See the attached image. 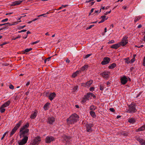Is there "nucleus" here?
<instances>
[{
	"label": "nucleus",
	"instance_id": "1",
	"mask_svg": "<svg viewBox=\"0 0 145 145\" xmlns=\"http://www.w3.org/2000/svg\"><path fill=\"white\" fill-rule=\"evenodd\" d=\"M78 118L79 116L78 115L75 113L72 114L67 119V124H74V122L77 121Z\"/></svg>",
	"mask_w": 145,
	"mask_h": 145
},
{
	"label": "nucleus",
	"instance_id": "2",
	"mask_svg": "<svg viewBox=\"0 0 145 145\" xmlns=\"http://www.w3.org/2000/svg\"><path fill=\"white\" fill-rule=\"evenodd\" d=\"M22 137H24V138L20 142H18L19 145H23L25 144L28 140V137L27 136V134L26 136L23 135Z\"/></svg>",
	"mask_w": 145,
	"mask_h": 145
},
{
	"label": "nucleus",
	"instance_id": "3",
	"mask_svg": "<svg viewBox=\"0 0 145 145\" xmlns=\"http://www.w3.org/2000/svg\"><path fill=\"white\" fill-rule=\"evenodd\" d=\"M110 59L108 57H105L103 60L101 62V64L103 65H105L109 63L110 61Z\"/></svg>",
	"mask_w": 145,
	"mask_h": 145
},
{
	"label": "nucleus",
	"instance_id": "4",
	"mask_svg": "<svg viewBox=\"0 0 145 145\" xmlns=\"http://www.w3.org/2000/svg\"><path fill=\"white\" fill-rule=\"evenodd\" d=\"M40 141V137L39 136H37L33 140V142L35 145H38L39 143V142Z\"/></svg>",
	"mask_w": 145,
	"mask_h": 145
},
{
	"label": "nucleus",
	"instance_id": "5",
	"mask_svg": "<svg viewBox=\"0 0 145 145\" xmlns=\"http://www.w3.org/2000/svg\"><path fill=\"white\" fill-rule=\"evenodd\" d=\"M129 109L130 110L129 111L130 112H135L137 110L135 108V104L132 103L129 106Z\"/></svg>",
	"mask_w": 145,
	"mask_h": 145
},
{
	"label": "nucleus",
	"instance_id": "6",
	"mask_svg": "<svg viewBox=\"0 0 145 145\" xmlns=\"http://www.w3.org/2000/svg\"><path fill=\"white\" fill-rule=\"evenodd\" d=\"M54 140V138L52 137L47 136L45 140L46 142L47 143H49Z\"/></svg>",
	"mask_w": 145,
	"mask_h": 145
},
{
	"label": "nucleus",
	"instance_id": "7",
	"mask_svg": "<svg viewBox=\"0 0 145 145\" xmlns=\"http://www.w3.org/2000/svg\"><path fill=\"white\" fill-rule=\"evenodd\" d=\"M121 83L123 85L125 84L127 82L128 79L125 76H124L120 79Z\"/></svg>",
	"mask_w": 145,
	"mask_h": 145
},
{
	"label": "nucleus",
	"instance_id": "8",
	"mask_svg": "<svg viewBox=\"0 0 145 145\" xmlns=\"http://www.w3.org/2000/svg\"><path fill=\"white\" fill-rule=\"evenodd\" d=\"M29 131V129H26L25 131H23L20 134V138H21L22 136L23 135L26 136V135L27 134V135H28L29 134H27L28 133Z\"/></svg>",
	"mask_w": 145,
	"mask_h": 145
},
{
	"label": "nucleus",
	"instance_id": "9",
	"mask_svg": "<svg viewBox=\"0 0 145 145\" xmlns=\"http://www.w3.org/2000/svg\"><path fill=\"white\" fill-rule=\"evenodd\" d=\"M110 73V72H103L101 74L102 75V76L103 77L105 78L106 79H107L108 78L109 74Z\"/></svg>",
	"mask_w": 145,
	"mask_h": 145
},
{
	"label": "nucleus",
	"instance_id": "10",
	"mask_svg": "<svg viewBox=\"0 0 145 145\" xmlns=\"http://www.w3.org/2000/svg\"><path fill=\"white\" fill-rule=\"evenodd\" d=\"M23 1H18L14 2L12 3V4L10 5L11 6H15L20 5L22 2Z\"/></svg>",
	"mask_w": 145,
	"mask_h": 145
},
{
	"label": "nucleus",
	"instance_id": "11",
	"mask_svg": "<svg viewBox=\"0 0 145 145\" xmlns=\"http://www.w3.org/2000/svg\"><path fill=\"white\" fill-rule=\"evenodd\" d=\"M56 96V94L55 92L51 93L48 97L50 101H52Z\"/></svg>",
	"mask_w": 145,
	"mask_h": 145
},
{
	"label": "nucleus",
	"instance_id": "12",
	"mask_svg": "<svg viewBox=\"0 0 145 145\" xmlns=\"http://www.w3.org/2000/svg\"><path fill=\"white\" fill-rule=\"evenodd\" d=\"M93 124H86V127L87 129V131L88 132H91L92 131L91 127L92 126Z\"/></svg>",
	"mask_w": 145,
	"mask_h": 145
},
{
	"label": "nucleus",
	"instance_id": "13",
	"mask_svg": "<svg viewBox=\"0 0 145 145\" xmlns=\"http://www.w3.org/2000/svg\"><path fill=\"white\" fill-rule=\"evenodd\" d=\"M128 40H122L121 41L120 43V45H121L122 46H124L128 43Z\"/></svg>",
	"mask_w": 145,
	"mask_h": 145
},
{
	"label": "nucleus",
	"instance_id": "14",
	"mask_svg": "<svg viewBox=\"0 0 145 145\" xmlns=\"http://www.w3.org/2000/svg\"><path fill=\"white\" fill-rule=\"evenodd\" d=\"M120 43H117L113 45L110 46V48H114L116 49H117L120 46Z\"/></svg>",
	"mask_w": 145,
	"mask_h": 145
},
{
	"label": "nucleus",
	"instance_id": "15",
	"mask_svg": "<svg viewBox=\"0 0 145 145\" xmlns=\"http://www.w3.org/2000/svg\"><path fill=\"white\" fill-rule=\"evenodd\" d=\"M55 121V118L53 117L49 118H48V122L49 124H52Z\"/></svg>",
	"mask_w": 145,
	"mask_h": 145
},
{
	"label": "nucleus",
	"instance_id": "16",
	"mask_svg": "<svg viewBox=\"0 0 145 145\" xmlns=\"http://www.w3.org/2000/svg\"><path fill=\"white\" fill-rule=\"evenodd\" d=\"M22 123V120L20 121L19 122L16 124V125L14 127V128L17 130L20 127Z\"/></svg>",
	"mask_w": 145,
	"mask_h": 145
},
{
	"label": "nucleus",
	"instance_id": "17",
	"mask_svg": "<svg viewBox=\"0 0 145 145\" xmlns=\"http://www.w3.org/2000/svg\"><path fill=\"white\" fill-rule=\"evenodd\" d=\"M37 112H35L32 114L30 116V118L32 119H35L37 116Z\"/></svg>",
	"mask_w": 145,
	"mask_h": 145
},
{
	"label": "nucleus",
	"instance_id": "18",
	"mask_svg": "<svg viewBox=\"0 0 145 145\" xmlns=\"http://www.w3.org/2000/svg\"><path fill=\"white\" fill-rule=\"evenodd\" d=\"M93 83L92 80H90L88 81L86 83H85V86H84L86 87L87 86H89Z\"/></svg>",
	"mask_w": 145,
	"mask_h": 145
},
{
	"label": "nucleus",
	"instance_id": "19",
	"mask_svg": "<svg viewBox=\"0 0 145 145\" xmlns=\"http://www.w3.org/2000/svg\"><path fill=\"white\" fill-rule=\"evenodd\" d=\"M116 66V64L115 63L112 64L110 65L108 67V68L109 69H113L115 68Z\"/></svg>",
	"mask_w": 145,
	"mask_h": 145
},
{
	"label": "nucleus",
	"instance_id": "20",
	"mask_svg": "<svg viewBox=\"0 0 145 145\" xmlns=\"http://www.w3.org/2000/svg\"><path fill=\"white\" fill-rule=\"evenodd\" d=\"M121 134L124 136H127L129 134L128 132L122 131L121 133Z\"/></svg>",
	"mask_w": 145,
	"mask_h": 145
},
{
	"label": "nucleus",
	"instance_id": "21",
	"mask_svg": "<svg viewBox=\"0 0 145 145\" xmlns=\"http://www.w3.org/2000/svg\"><path fill=\"white\" fill-rule=\"evenodd\" d=\"M135 57H133L131 60L130 61H126L125 62L127 63V64H129V63H132L134 62L135 61Z\"/></svg>",
	"mask_w": 145,
	"mask_h": 145
},
{
	"label": "nucleus",
	"instance_id": "22",
	"mask_svg": "<svg viewBox=\"0 0 145 145\" xmlns=\"http://www.w3.org/2000/svg\"><path fill=\"white\" fill-rule=\"evenodd\" d=\"M90 113L91 116L93 118H95L96 117V115L95 114V112L92 111H91Z\"/></svg>",
	"mask_w": 145,
	"mask_h": 145
},
{
	"label": "nucleus",
	"instance_id": "23",
	"mask_svg": "<svg viewBox=\"0 0 145 145\" xmlns=\"http://www.w3.org/2000/svg\"><path fill=\"white\" fill-rule=\"evenodd\" d=\"M136 121L135 119L131 118L129 119L128 122L132 123H135Z\"/></svg>",
	"mask_w": 145,
	"mask_h": 145
},
{
	"label": "nucleus",
	"instance_id": "24",
	"mask_svg": "<svg viewBox=\"0 0 145 145\" xmlns=\"http://www.w3.org/2000/svg\"><path fill=\"white\" fill-rule=\"evenodd\" d=\"M16 130L14 128L12 130L11 133L10 135V137H11L12 136V135L16 132Z\"/></svg>",
	"mask_w": 145,
	"mask_h": 145
},
{
	"label": "nucleus",
	"instance_id": "25",
	"mask_svg": "<svg viewBox=\"0 0 145 145\" xmlns=\"http://www.w3.org/2000/svg\"><path fill=\"white\" fill-rule=\"evenodd\" d=\"M50 104V103L48 102L46 103V104L44 105V108L45 110H46L47 109V108Z\"/></svg>",
	"mask_w": 145,
	"mask_h": 145
},
{
	"label": "nucleus",
	"instance_id": "26",
	"mask_svg": "<svg viewBox=\"0 0 145 145\" xmlns=\"http://www.w3.org/2000/svg\"><path fill=\"white\" fill-rule=\"evenodd\" d=\"M144 129H145V125H143L141 127L138 128V131H143Z\"/></svg>",
	"mask_w": 145,
	"mask_h": 145
},
{
	"label": "nucleus",
	"instance_id": "27",
	"mask_svg": "<svg viewBox=\"0 0 145 145\" xmlns=\"http://www.w3.org/2000/svg\"><path fill=\"white\" fill-rule=\"evenodd\" d=\"M88 67V65H84L83 66L82 68H81V70L82 71H84L86 69H87Z\"/></svg>",
	"mask_w": 145,
	"mask_h": 145
},
{
	"label": "nucleus",
	"instance_id": "28",
	"mask_svg": "<svg viewBox=\"0 0 145 145\" xmlns=\"http://www.w3.org/2000/svg\"><path fill=\"white\" fill-rule=\"evenodd\" d=\"M32 48H27L25 50L24 52L23 53L25 54V52H29L31 50H32Z\"/></svg>",
	"mask_w": 145,
	"mask_h": 145
},
{
	"label": "nucleus",
	"instance_id": "29",
	"mask_svg": "<svg viewBox=\"0 0 145 145\" xmlns=\"http://www.w3.org/2000/svg\"><path fill=\"white\" fill-rule=\"evenodd\" d=\"M84 97L86 98L88 100L89 98L90 97V96L89 93H88L87 94L84 95Z\"/></svg>",
	"mask_w": 145,
	"mask_h": 145
},
{
	"label": "nucleus",
	"instance_id": "30",
	"mask_svg": "<svg viewBox=\"0 0 145 145\" xmlns=\"http://www.w3.org/2000/svg\"><path fill=\"white\" fill-rule=\"evenodd\" d=\"M96 107L93 105H92L90 107V109L92 110H94L96 109Z\"/></svg>",
	"mask_w": 145,
	"mask_h": 145
},
{
	"label": "nucleus",
	"instance_id": "31",
	"mask_svg": "<svg viewBox=\"0 0 145 145\" xmlns=\"http://www.w3.org/2000/svg\"><path fill=\"white\" fill-rule=\"evenodd\" d=\"M88 99L86 98H85V97H84V96L83 97V98L82 99V101H81V103H84L86 102V101Z\"/></svg>",
	"mask_w": 145,
	"mask_h": 145
},
{
	"label": "nucleus",
	"instance_id": "32",
	"mask_svg": "<svg viewBox=\"0 0 145 145\" xmlns=\"http://www.w3.org/2000/svg\"><path fill=\"white\" fill-rule=\"evenodd\" d=\"M8 25L10 26V25H10V23L9 22H8L7 23H4L3 24H0V26H1L3 25Z\"/></svg>",
	"mask_w": 145,
	"mask_h": 145
},
{
	"label": "nucleus",
	"instance_id": "33",
	"mask_svg": "<svg viewBox=\"0 0 145 145\" xmlns=\"http://www.w3.org/2000/svg\"><path fill=\"white\" fill-rule=\"evenodd\" d=\"M29 126V123L27 122L26 124L24 125L23 127L25 129L27 128Z\"/></svg>",
	"mask_w": 145,
	"mask_h": 145
},
{
	"label": "nucleus",
	"instance_id": "34",
	"mask_svg": "<svg viewBox=\"0 0 145 145\" xmlns=\"http://www.w3.org/2000/svg\"><path fill=\"white\" fill-rule=\"evenodd\" d=\"M10 103V101H8L6 102L4 104L6 105L7 106L9 105Z\"/></svg>",
	"mask_w": 145,
	"mask_h": 145
},
{
	"label": "nucleus",
	"instance_id": "35",
	"mask_svg": "<svg viewBox=\"0 0 145 145\" xmlns=\"http://www.w3.org/2000/svg\"><path fill=\"white\" fill-rule=\"evenodd\" d=\"M141 17L139 16H138L136 18H135L134 20L135 22H136L138 21L140 19Z\"/></svg>",
	"mask_w": 145,
	"mask_h": 145
},
{
	"label": "nucleus",
	"instance_id": "36",
	"mask_svg": "<svg viewBox=\"0 0 145 145\" xmlns=\"http://www.w3.org/2000/svg\"><path fill=\"white\" fill-rule=\"evenodd\" d=\"M21 37V36L20 35H18V36L16 37V38L13 37L12 38V40H15L16 39H18V38H20Z\"/></svg>",
	"mask_w": 145,
	"mask_h": 145
},
{
	"label": "nucleus",
	"instance_id": "37",
	"mask_svg": "<svg viewBox=\"0 0 145 145\" xmlns=\"http://www.w3.org/2000/svg\"><path fill=\"white\" fill-rule=\"evenodd\" d=\"M71 138V137L69 136H66L64 137L65 140H66V139L69 140Z\"/></svg>",
	"mask_w": 145,
	"mask_h": 145
},
{
	"label": "nucleus",
	"instance_id": "38",
	"mask_svg": "<svg viewBox=\"0 0 145 145\" xmlns=\"http://www.w3.org/2000/svg\"><path fill=\"white\" fill-rule=\"evenodd\" d=\"M8 133V132H6L3 135V137H2L1 138V140H3L4 137H5V135H6V134Z\"/></svg>",
	"mask_w": 145,
	"mask_h": 145
},
{
	"label": "nucleus",
	"instance_id": "39",
	"mask_svg": "<svg viewBox=\"0 0 145 145\" xmlns=\"http://www.w3.org/2000/svg\"><path fill=\"white\" fill-rule=\"evenodd\" d=\"M77 74L75 72L73 73L72 75V77L73 78H75L77 76Z\"/></svg>",
	"mask_w": 145,
	"mask_h": 145
},
{
	"label": "nucleus",
	"instance_id": "40",
	"mask_svg": "<svg viewBox=\"0 0 145 145\" xmlns=\"http://www.w3.org/2000/svg\"><path fill=\"white\" fill-rule=\"evenodd\" d=\"M91 55V54H89L86 55L84 57L85 59L87 58Z\"/></svg>",
	"mask_w": 145,
	"mask_h": 145
},
{
	"label": "nucleus",
	"instance_id": "41",
	"mask_svg": "<svg viewBox=\"0 0 145 145\" xmlns=\"http://www.w3.org/2000/svg\"><path fill=\"white\" fill-rule=\"evenodd\" d=\"M0 109H1L0 110V112L1 113H3L5 111V109L2 108H0Z\"/></svg>",
	"mask_w": 145,
	"mask_h": 145
},
{
	"label": "nucleus",
	"instance_id": "42",
	"mask_svg": "<svg viewBox=\"0 0 145 145\" xmlns=\"http://www.w3.org/2000/svg\"><path fill=\"white\" fill-rule=\"evenodd\" d=\"M94 26V25H90L89 27H87L86 29V30H88V29H89L91 28Z\"/></svg>",
	"mask_w": 145,
	"mask_h": 145
},
{
	"label": "nucleus",
	"instance_id": "43",
	"mask_svg": "<svg viewBox=\"0 0 145 145\" xmlns=\"http://www.w3.org/2000/svg\"><path fill=\"white\" fill-rule=\"evenodd\" d=\"M25 129L24 128V127L23 126L21 128L20 130V133L22 132L23 131V130Z\"/></svg>",
	"mask_w": 145,
	"mask_h": 145
},
{
	"label": "nucleus",
	"instance_id": "44",
	"mask_svg": "<svg viewBox=\"0 0 145 145\" xmlns=\"http://www.w3.org/2000/svg\"><path fill=\"white\" fill-rule=\"evenodd\" d=\"M78 86H76L74 87L73 88V90H74V92L78 88Z\"/></svg>",
	"mask_w": 145,
	"mask_h": 145
},
{
	"label": "nucleus",
	"instance_id": "45",
	"mask_svg": "<svg viewBox=\"0 0 145 145\" xmlns=\"http://www.w3.org/2000/svg\"><path fill=\"white\" fill-rule=\"evenodd\" d=\"M94 87H91L89 88V90L91 91H94Z\"/></svg>",
	"mask_w": 145,
	"mask_h": 145
},
{
	"label": "nucleus",
	"instance_id": "46",
	"mask_svg": "<svg viewBox=\"0 0 145 145\" xmlns=\"http://www.w3.org/2000/svg\"><path fill=\"white\" fill-rule=\"evenodd\" d=\"M109 110H110V111H111V112H113L114 113L115 112V110L114 109V108H110L109 109Z\"/></svg>",
	"mask_w": 145,
	"mask_h": 145
},
{
	"label": "nucleus",
	"instance_id": "47",
	"mask_svg": "<svg viewBox=\"0 0 145 145\" xmlns=\"http://www.w3.org/2000/svg\"><path fill=\"white\" fill-rule=\"evenodd\" d=\"M9 43V42H3L2 44L0 45V46H2L3 45L6 44H8Z\"/></svg>",
	"mask_w": 145,
	"mask_h": 145
},
{
	"label": "nucleus",
	"instance_id": "48",
	"mask_svg": "<svg viewBox=\"0 0 145 145\" xmlns=\"http://www.w3.org/2000/svg\"><path fill=\"white\" fill-rule=\"evenodd\" d=\"M26 26L25 25H24L23 26H21L19 27L18 28V29L19 30L20 29H23L24 27H25Z\"/></svg>",
	"mask_w": 145,
	"mask_h": 145
},
{
	"label": "nucleus",
	"instance_id": "49",
	"mask_svg": "<svg viewBox=\"0 0 145 145\" xmlns=\"http://www.w3.org/2000/svg\"><path fill=\"white\" fill-rule=\"evenodd\" d=\"M9 88L10 89H14V86L12 84L9 86Z\"/></svg>",
	"mask_w": 145,
	"mask_h": 145
},
{
	"label": "nucleus",
	"instance_id": "50",
	"mask_svg": "<svg viewBox=\"0 0 145 145\" xmlns=\"http://www.w3.org/2000/svg\"><path fill=\"white\" fill-rule=\"evenodd\" d=\"M138 141H139V142H142H142H143V140H142V139L141 138H138Z\"/></svg>",
	"mask_w": 145,
	"mask_h": 145
},
{
	"label": "nucleus",
	"instance_id": "51",
	"mask_svg": "<svg viewBox=\"0 0 145 145\" xmlns=\"http://www.w3.org/2000/svg\"><path fill=\"white\" fill-rule=\"evenodd\" d=\"M8 18H6L5 19H4V20H2L1 21V22H6L8 20Z\"/></svg>",
	"mask_w": 145,
	"mask_h": 145
},
{
	"label": "nucleus",
	"instance_id": "52",
	"mask_svg": "<svg viewBox=\"0 0 145 145\" xmlns=\"http://www.w3.org/2000/svg\"><path fill=\"white\" fill-rule=\"evenodd\" d=\"M7 106V105L6 106V105H5L4 104H3L2 105H1V108H4Z\"/></svg>",
	"mask_w": 145,
	"mask_h": 145
},
{
	"label": "nucleus",
	"instance_id": "53",
	"mask_svg": "<svg viewBox=\"0 0 145 145\" xmlns=\"http://www.w3.org/2000/svg\"><path fill=\"white\" fill-rule=\"evenodd\" d=\"M39 42V40H38L36 41H35V42H33L31 43V44H36L37 43H38Z\"/></svg>",
	"mask_w": 145,
	"mask_h": 145
},
{
	"label": "nucleus",
	"instance_id": "54",
	"mask_svg": "<svg viewBox=\"0 0 145 145\" xmlns=\"http://www.w3.org/2000/svg\"><path fill=\"white\" fill-rule=\"evenodd\" d=\"M111 12V10H110V11L108 12H106L105 13H104V14L105 15H107L108 14H110Z\"/></svg>",
	"mask_w": 145,
	"mask_h": 145
},
{
	"label": "nucleus",
	"instance_id": "55",
	"mask_svg": "<svg viewBox=\"0 0 145 145\" xmlns=\"http://www.w3.org/2000/svg\"><path fill=\"white\" fill-rule=\"evenodd\" d=\"M114 41L113 40H111L109 42H108V43L109 44H111V43H114Z\"/></svg>",
	"mask_w": 145,
	"mask_h": 145
},
{
	"label": "nucleus",
	"instance_id": "56",
	"mask_svg": "<svg viewBox=\"0 0 145 145\" xmlns=\"http://www.w3.org/2000/svg\"><path fill=\"white\" fill-rule=\"evenodd\" d=\"M129 59H129V57H127L126 58L124 59V60L125 61H129Z\"/></svg>",
	"mask_w": 145,
	"mask_h": 145
},
{
	"label": "nucleus",
	"instance_id": "57",
	"mask_svg": "<svg viewBox=\"0 0 145 145\" xmlns=\"http://www.w3.org/2000/svg\"><path fill=\"white\" fill-rule=\"evenodd\" d=\"M106 18V16L105 15L101 16L100 18H102L105 19Z\"/></svg>",
	"mask_w": 145,
	"mask_h": 145
},
{
	"label": "nucleus",
	"instance_id": "58",
	"mask_svg": "<svg viewBox=\"0 0 145 145\" xmlns=\"http://www.w3.org/2000/svg\"><path fill=\"white\" fill-rule=\"evenodd\" d=\"M105 21V19H102L99 22V23L100 24V23H102V22H104Z\"/></svg>",
	"mask_w": 145,
	"mask_h": 145
},
{
	"label": "nucleus",
	"instance_id": "59",
	"mask_svg": "<svg viewBox=\"0 0 145 145\" xmlns=\"http://www.w3.org/2000/svg\"><path fill=\"white\" fill-rule=\"evenodd\" d=\"M144 66H145V56H144V60H143V62L142 64Z\"/></svg>",
	"mask_w": 145,
	"mask_h": 145
},
{
	"label": "nucleus",
	"instance_id": "60",
	"mask_svg": "<svg viewBox=\"0 0 145 145\" xmlns=\"http://www.w3.org/2000/svg\"><path fill=\"white\" fill-rule=\"evenodd\" d=\"M104 87L103 86H101V85H100V90H103V89Z\"/></svg>",
	"mask_w": 145,
	"mask_h": 145
},
{
	"label": "nucleus",
	"instance_id": "61",
	"mask_svg": "<svg viewBox=\"0 0 145 145\" xmlns=\"http://www.w3.org/2000/svg\"><path fill=\"white\" fill-rule=\"evenodd\" d=\"M8 25H5V26L2 28L3 29H5L6 28H7Z\"/></svg>",
	"mask_w": 145,
	"mask_h": 145
},
{
	"label": "nucleus",
	"instance_id": "62",
	"mask_svg": "<svg viewBox=\"0 0 145 145\" xmlns=\"http://www.w3.org/2000/svg\"><path fill=\"white\" fill-rule=\"evenodd\" d=\"M128 38V37L126 36L124 37L122 39V40H127V39Z\"/></svg>",
	"mask_w": 145,
	"mask_h": 145
},
{
	"label": "nucleus",
	"instance_id": "63",
	"mask_svg": "<svg viewBox=\"0 0 145 145\" xmlns=\"http://www.w3.org/2000/svg\"><path fill=\"white\" fill-rule=\"evenodd\" d=\"M53 56H51V57H48V58H46V59H47V60H48V61H49V60L50 59H51V58L52 57H53Z\"/></svg>",
	"mask_w": 145,
	"mask_h": 145
},
{
	"label": "nucleus",
	"instance_id": "64",
	"mask_svg": "<svg viewBox=\"0 0 145 145\" xmlns=\"http://www.w3.org/2000/svg\"><path fill=\"white\" fill-rule=\"evenodd\" d=\"M89 93V94H90L91 97H92L93 95V94L92 93Z\"/></svg>",
	"mask_w": 145,
	"mask_h": 145
}]
</instances>
